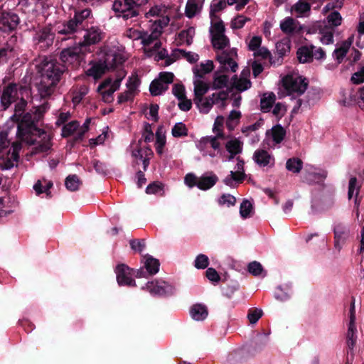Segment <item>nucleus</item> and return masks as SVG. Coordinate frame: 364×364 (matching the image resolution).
<instances>
[{
  "label": "nucleus",
  "mask_w": 364,
  "mask_h": 364,
  "mask_svg": "<svg viewBox=\"0 0 364 364\" xmlns=\"http://www.w3.org/2000/svg\"><path fill=\"white\" fill-rule=\"evenodd\" d=\"M200 67V69L194 68L193 73L196 77L203 78L205 74L210 73L213 70V62L208 60L206 63H201Z\"/></svg>",
  "instance_id": "nucleus-37"
},
{
  "label": "nucleus",
  "mask_w": 364,
  "mask_h": 364,
  "mask_svg": "<svg viewBox=\"0 0 364 364\" xmlns=\"http://www.w3.org/2000/svg\"><path fill=\"white\" fill-rule=\"evenodd\" d=\"M315 47L311 46L310 48L307 46H301L297 50V58L300 63H306L313 60V49Z\"/></svg>",
  "instance_id": "nucleus-29"
},
{
  "label": "nucleus",
  "mask_w": 364,
  "mask_h": 364,
  "mask_svg": "<svg viewBox=\"0 0 364 364\" xmlns=\"http://www.w3.org/2000/svg\"><path fill=\"white\" fill-rule=\"evenodd\" d=\"M225 31L224 23L223 21L220 19L218 22L213 23L210 29L211 38L225 35Z\"/></svg>",
  "instance_id": "nucleus-51"
},
{
  "label": "nucleus",
  "mask_w": 364,
  "mask_h": 364,
  "mask_svg": "<svg viewBox=\"0 0 364 364\" xmlns=\"http://www.w3.org/2000/svg\"><path fill=\"white\" fill-rule=\"evenodd\" d=\"M225 71H219V69L214 73L213 90H219L228 87L229 77L227 75H221Z\"/></svg>",
  "instance_id": "nucleus-28"
},
{
  "label": "nucleus",
  "mask_w": 364,
  "mask_h": 364,
  "mask_svg": "<svg viewBox=\"0 0 364 364\" xmlns=\"http://www.w3.org/2000/svg\"><path fill=\"white\" fill-rule=\"evenodd\" d=\"M247 21H250V18H245L242 15H237L231 23V27L233 29H240L242 28Z\"/></svg>",
  "instance_id": "nucleus-62"
},
{
  "label": "nucleus",
  "mask_w": 364,
  "mask_h": 364,
  "mask_svg": "<svg viewBox=\"0 0 364 364\" xmlns=\"http://www.w3.org/2000/svg\"><path fill=\"white\" fill-rule=\"evenodd\" d=\"M145 35V31H139L133 28H128L125 32V36L132 40L142 41L143 36Z\"/></svg>",
  "instance_id": "nucleus-58"
},
{
  "label": "nucleus",
  "mask_w": 364,
  "mask_h": 364,
  "mask_svg": "<svg viewBox=\"0 0 364 364\" xmlns=\"http://www.w3.org/2000/svg\"><path fill=\"white\" fill-rule=\"evenodd\" d=\"M14 48L9 44H6L0 48V64L6 63L9 58L13 57Z\"/></svg>",
  "instance_id": "nucleus-48"
},
{
  "label": "nucleus",
  "mask_w": 364,
  "mask_h": 364,
  "mask_svg": "<svg viewBox=\"0 0 364 364\" xmlns=\"http://www.w3.org/2000/svg\"><path fill=\"white\" fill-rule=\"evenodd\" d=\"M129 245L132 250L141 253L146 247L144 239H132L129 240Z\"/></svg>",
  "instance_id": "nucleus-57"
},
{
  "label": "nucleus",
  "mask_w": 364,
  "mask_h": 364,
  "mask_svg": "<svg viewBox=\"0 0 364 364\" xmlns=\"http://www.w3.org/2000/svg\"><path fill=\"white\" fill-rule=\"evenodd\" d=\"M290 42L288 40H282L276 44L277 57L270 58V63L273 65H279L282 63L283 58L290 52Z\"/></svg>",
  "instance_id": "nucleus-15"
},
{
  "label": "nucleus",
  "mask_w": 364,
  "mask_h": 364,
  "mask_svg": "<svg viewBox=\"0 0 364 364\" xmlns=\"http://www.w3.org/2000/svg\"><path fill=\"white\" fill-rule=\"evenodd\" d=\"M230 54L227 51H223L217 55V60L220 63V66L218 68L219 71H228L227 62L230 58Z\"/></svg>",
  "instance_id": "nucleus-59"
},
{
  "label": "nucleus",
  "mask_w": 364,
  "mask_h": 364,
  "mask_svg": "<svg viewBox=\"0 0 364 364\" xmlns=\"http://www.w3.org/2000/svg\"><path fill=\"white\" fill-rule=\"evenodd\" d=\"M148 0H114L112 9L117 17L129 19L139 14L141 6Z\"/></svg>",
  "instance_id": "nucleus-5"
},
{
  "label": "nucleus",
  "mask_w": 364,
  "mask_h": 364,
  "mask_svg": "<svg viewBox=\"0 0 364 364\" xmlns=\"http://www.w3.org/2000/svg\"><path fill=\"white\" fill-rule=\"evenodd\" d=\"M333 233L334 247L340 251L350 236V229L347 225L340 223L334 226Z\"/></svg>",
  "instance_id": "nucleus-13"
},
{
  "label": "nucleus",
  "mask_w": 364,
  "mask_h": 364,
  "mask_svg": "<svg viewBox=\"0 0 364 364\" xmlns=\"http://www.w3.org/2000/svg\"><path fill=\"white\" fill-rule=\"evenodd\" d=\"M20 22L18 14L11 11H1L0 12V31L4 33H10L14 31Z\"/></svg>",
  "instance_id": "nucleus-9"
},
{
  "label": "nucleus",
  "mask_w": 364,
  "mask_h": 364,
  "mask_svg": "<svg viewBox=\"0 0 364 364\" xmlns=\"http://www.w3.org/2000/svg\"><path fill=\"white\" fill-rule=\"evenodd\" d=\"M333 29H331L326 26L325 29H323V31L320 33L321 35V41L323 44L332 43L333 42Z\"/></svg>",
  "instance_id": "nucleus-52"
},
{
  "label": "nucleus",
  "mask_w": 364,
  "mask_h": 364,
  "mask_svg": "<svg viewBox=\"0 0 364 364\" xmlns=\"http://www.w3.org/2000/svg\"><path fill=\"white\" fill-rule=\"evenodd\" d=\"M243 143L238 139H233L225 144V149L230 154L228 160H232L235 156L242 151Z\"/></svg>",
  "instance_id": "nucleus-23"
},
{
  "label": "nucleus",
  "mask_w": 364,
  "mask_h": 364,
  "mask_svg": "<svg viewBox=\"0 0 364 364\" xmlns=\"http://www.w3.org/2000/svg\"><path fill=\"white\" fill-rule=\"evenodd\" d=\"M247 271L252 275L255 277H258L262 274L264 272V268L262 265L257 261H253L248 264L247 265Z\"/></svg>",
  "instance_id": "nucleus-50"
},
{
  "label": "nucleus",
  "mask_w": 364,
  "mask_h": 364,
  "mask_svg": "<svg viewBox=\"0 0 364 364\" xmlns=\"http://www.w3.org/2000/svg\"><path fill=\"white\" fill-rule=\"evenodd\" d=\"M218 181V177L210 171L198 178V188L202 191H207L213 187Z\"/></svg>",
  "instance_id": "nucleus-18"
},
{
  "label": "nucleus",
  "mask_w": 364,
  "mask_h": 364,
  "mask_svg": "<svg viewBox=\"0 0 364 364\" xmlns=\"http://www.w3.org/2000/svg\"><path fill=\"white\" fill-rule=\"evenodd\" d=\"M168 89L167 85H164L160 80H154L149 86V91L152 96H158L162 94Z\"/></svg>",
  "instance_id": "nucleus-40"
},
{
  "label": "nucleus",
  "mask_w": 364,
  "mask_h": 364,
  "mask_svg": "<svg viewBox=\"0 0 364 364\" xmlns=\"http://www.w3.org/2000/svg\"><path fill=\"white\" fill-rule=\"evenodd\" d=\"M107 70L103 60H99L92 63V66L86 71V75L93 77L94 79H100Z\"/></svg>",
  "instance_id": "nucleus-24"
},
{
  "label": "nucleus",
  "mask_w": 364,
  "mask_h": 364,
  "mask_svg": "<svg viewBox=\"0 0 364 364\" xmlns=\"http://www.w3.org/2000/svg\"><path fill=\"white\" fill-rule=\"evenodd\" d=\"M26 106L27 101L21 98L15 105L14 114L11 117V119L17 123V137L24 142L33 144V140L31 138V123L29 121L24 122V111Z\"/></svg>",
  "instance_id": "nucleus-3"
},
{
  "label": "nucleus",
  "mask_w": 364,
  "mask_h": 364,
  "mask_svg": "<svg viewBox=\"0 0 364 364\" xmlns=\"http://www.w3.org/2000/svg\"><path fill=\"white\" fill-rule=\"evenodd\" d=\"M92 18L90 9H75L73 16H70L57 26V41L75 40L77 34L85 31L83 40H80L77 44L85 53L90 52V46L99 43L105 37V33L99 27H89Z\"/></svg>",
  "instance_id": "nucleus-1"
},
{
  "label": "nucleus",
  "mask_w": 364,
  "mask_h": 364,
  "mask_svg": "<svg viewBox=\"0 0 364 364\" xmlns=\"http://www.w3.org/2000/svg\"><path fill=\"white\" fill-rule=\"evenodd\" d=\"M131 271L132 269L124 264H120L117 266L116 274L119 285L135 286V281L130 277Z\"/></svg>",
  "instance_id": "nucleus-14"
},
{
  "label": "nucleus",
  "mask_w": 364,
  "mask_h": 364,
  "mask_svg": "<svg viewBox=\"0 0 364 364\" xmlns=\"http://www.w3.org/2000/svg\"><path fill=\"white\" fill-rule=\"evenodd\" d=\"M184 182L189 188L198 187V178L194 173H189L186 175Z\"/></svg>",
  "instance_id": "nucleus-64"
},
{
  "label": "nucleus",
  "mask_w": 364,
  "mask_h": 364,
  "mask_svg": "<svg viewBox=\"0 0 364 364\" xmlns=\"http://www.w3.org/2000/svg\"><path fill=\"white\" fill-rule=\"evenodd\" d=\"M156 151L159 155H161L163 154L164 147L166 144V136L161 134L159 129L156 133Z\"/></svg>",
  "instance_id": "nucleus-55"
},
{
  "label": "nucleus",
  "mask_w": 364,
  "mask_h": 364,
  "mask_svg": "<svg viewBox=\"0 0 364 364\" xmlns=\"http://www.w3.org/2000/svg\"><path fill=\"white\" fill-rule=\"evenodd\" d=\"M80 124L77 121H72L63 127L61 136L63 138H67L73 134V133L78 129Z\"/></svg>",
  "instance_id": "nucleus-45"
},
{
  "label": "nucleus",
  "mask_w": 364,
  "mask_h": 364,
  "mask_svg": "<svg viewBox=\"0 0 364 364\" xmlns=\"http://www.w3.org/2000/svg\"><path fill=\"white\" fill-rule=\"evenodd\" d=\"M311 8L310 3L305 0H299L291 9V13L295 12L296 16H304L309 12Z\"/></svg>",
  "instance_id": "nucleus-33"
},
{
  "label": "nucleus",
  "mask_w": 364,
  "mask_h": 364,
  "mask_svg": "<svg viewBox=\"0 0 364 364\" xmlns=\"http://www.w3.org/2000/svg\"><path fill=\"white\" fill-rule=\"evenodd\" d=\"M209 85L202 80H198L194 82V99L200 102L202 97L209 90Z\"/></svg>",
  "instance_id": "nucleus-31"
},
{
  "label": "nucleus",
  "mask_w": 364,
  "mask_h": 364,
  "mask_svg": "<svg viewBox=\"0 0 364 364\" xmlns=\"http://www.w3.org/2000/svg\"><path fill=\"white\" fill-rule=\"evenodd\" d=\"M163 183L158 181H154L148 185V186L146 188V193L147 194H156L158 192L163 191Z\"/></svg>",
  "instance_id": "nucleus-61"
},
{
  "label": "nucleus",
  "mask_w": 364,
  "mask_h": 364,
  "mask_svg": "<svg viewBox=\"0 0 364 364\" xmlns=\"http://www.w3.org/2000/svg\"><path fill=\"white\" fill-rule=\"evenodd\" d=\"M205 0H188L185 15L188 18H193L196 14H199L203 8Z\"/></svg>",
  "instance_id": "nucleus-20"
},
{
  "label": "nucleus",
  "mask_w": 364,
  "mask_h": 364,
  "mask_svg": "<svg viewBox=\"0 0 364 364\" xmlns=\"http://www.w3.org/2000/svg\"><path fill=\"white\" fill-rule=\"evenodd\" d=\"M253 159L260 166H266L270 165L271 161H274L267 151L264 149L256 150L254 153Z\"/></svg>",
  "instance_id": "nucleus-25"
},
{
  "label": "nucleus",
  "mask_w": 364,
  "mask_h": 364,
  "mask_svg": "<svg viewBox=\"0 0 364 364\" xmlns=\"http://www.w3.org/2000/svg\"><path fill=\"white\" fill-rule=\"evenodd\" d=\"M211 43L215 49L223 50L229 46V38L225 35H220L217 37L211 38Z\"/></svg>",
  "instance_id": "nucleus-42"
},
{
  "label": "nucleus",
  "mask_w": 364,
  "mask_h": 364,
  "mask_svg": "<svg viewBox=\"0 0 364 364\" xmlns=\"http://www.w3.org/2000/svg\"><path fill=\"white\" fill-rule=\"evenodd\" d=\"M209 265L208 257L203 254H199L194 262V266L198 269H204Z\"/></svg>",
  "instance_id": "nucleus-54"
},
{
  "label": "nucleus",
  "mask_w": 364,
  "mask_h": 364,
  "mask_svg": "<svg viewBox=\"0 0 364 364\" xmlns=\"http://www.w3.org/2000/svg\"><path fill=\"white\" fill-rule=\"evenodd\" d=\"M351 44L352 40L348 38V40L342 42L340 47L335 49L333 53L338 63H341L343 61V58L348 52V50L351 46Z\"/></svg>",
  "instance_id": "nucleus-32"
},
{
  "label": "nucleus",
  "mask_w": 364,
  "mask_h": 364,
  "mask_svg": "<svg viewBox=\"0 0 364 364\" xmlns=\"http://www.w3.org/2000/svg\"><path fill=\"white\" fill-rule=\"evenodd\" d=\"M17 95L18 85L16 83L11 82L4 86L0 97L1 109H7L16 100Z\"/></svg>",
  "instance_id": "nucleus-10"
},
{
  "label": "nucleus",
  "mask_w": 364,
  "mask_h": 364,
  "mask_svg": "<svg viewBox=\"0 0 364 364\" xmlns=\"http://www.w3.org/2000/svg\"><path fill=\"white\" fill-rule=\"evenodd\" d=\"M276 100L275 95L271 93L268 97H264L260 100V107L263 112H267L273 106Z\"/></svg>",
  "instance_id": "nucleus-46"
},
{
  "label": "nucleus",
  "mask_w": 364,
  "mask_h": 364,
  "mask_svg": "<svg viewBox=\"0 0 364 364\" xmlns=\"http://www.w3.org/2000/svg\"><path fill=\"white\" fill-rule=\"evenodd\" d=\"M82 185V181L76 174H71L66 177L65 186L69 191H77Z\"/></svg>",
  "instance_id": "nucleus-35"
},
{
  "label": "nucleus",
  "mask_w": 364,
  "mask_h": 364,
  "mask_svg": "<svg viewBox=\"0 0 364 364\" xmlns=\"http://www.w3.org/2000/svg\"><path fill=\"white\" fill-rule=\"evenodd\" d=\"M188 132L186 124L183 122L176 123L171 129L172 135L176 138L186 136Z\"/></svg>",
  "instance_id": "nucleus-47"
},
{
  "label": "nucleus",
  "mask_w": 364,
  "mask_h": 364,
  "mask_svg": "<svg viewBox=\"0 0 364 364\" xmlns=\"http://www.w3.org/2000/svg\"><path fill=\"white\" fill-rule=\"evenodd\" d=\"M224 133L223 132H220L217 133L216 136H206L203 138L202 141L205 144L209 143L210 144V146L215 149V150H219L220 147V144L218 141V139H224Z\"/></svg>",
  "instance_id": "nucleus-43"
},
{
  "label": "nucleus",
  "mask_w": 364,
  "mask_h": 364,
  "mask_svg": "<svg viewBox=\"0 0 364 364\" xmlns=\"http://www.w3.org/2000/svg\"><path fill=\"white\" fill-rule=\"evenodd\" d=\"M142 137L145 142H150L154 139V133L151 129V126L148 122L144 124Z\"/></svg>",
  "instance_id": "nucleus-63"
},
{
  "label": "nucleus",
  "mask_w": 364,
  "mask_h": 364,
  "mask_svg": "<svg viewBox=\"0 0 364 364\" xmlns=\"http://www.w3.org/2000/svg\"><path fill=\"white\" fill-rule=\"evenodd\" d=\"M349 324L348 328V332L346 336V343L349 350H353L357 339L356 332L357 329L355 327V300L353 299L349 309Z\"/></svg>",
  "instance_id": "nucleus-11"
},
{
  "label": "nucleus",
  "mask_w": 364,
  "mask_h": 364,
  "mask_svg": "<svg viewBox=\"0 0 364 364\" xmlns=\"http://www.w3.org/2000/svg\"><path fill=\"white\" fill-rule=\"evenodd\" d=\"M85 52L77 43L75 46L63 48L59 53V62L65 68V73L69 69L77 70L85 60Z\"/></svg>",
  "instance_id": "nucleus-4"
},
{
  "label": "nucleus",
  "mask_w": 364,
  "mask_h": 364,
  "mask_svg": "<svg viewBox=\"0 0 364 364\" xmlns=\"http://www.w3.org/2000/svg\"><path fill=\"white\" fill-rule=\"evenodd\" d=\"M327 23L328 28H331V29H333L336 27H338V26L341 25L342 23V16L341 14L337 11H333L331 12L327 16Z\"/></svg>",
  "instance_id": "nucleus-38"
},
{
  "label": "nucleus",
  "mask_w": 364,
  "mask_h": 364,
  "mask_svg": "<svg viewBox=\"0 0 364 364\" xmlns=\"http://www.w3.org/2000/svg\"><path fill=\"white\" fill-rule=\"evenodd\" d=\"M103 62L106 65V68L108 70L115 69L118 66L123 64L124 62V57L116 52L106 53L104 56Z\"/></svg>",
  "instance_id": "nucleus-17"
},
{
  "label": "nucleus",
  "mask_w": 364,
  "mask_h": 364,
  "mask_svg": "<svg viewBox=\"0 0 364 364\" xmlns=\"http://www.w3.org/2000/svg\"><path fill=\"white\" fill-rule=\"evenodd\" d=\"M144 268L146 269L149 275H154L159 271V260L153 257L151 255H146L144 257Z\"/></svg>",
  "instance_id": "nucleus-26"
},
{
  "label": "nucleus",
  "mask_w": 364,
  "mask_h": 364,
  "mask_svg": "<svg viewBox=\"0 0 364 364\" xmlns=\"http://www.w3.org/2000/svg\"><path fill=\"white\" fill-rule=\"evenodd\" d=\"M280 28L283 33L286 34H292L294 33H299L301 30V26L299 22L295 21L291 17H287L280 23Z\"/></svg>",
  "instance_id": "nucleus-19"
},
{
  "label": "nucleus",
  "mask_w": 364,
  "mask_h": 364,
  "mask_svg": "<svg viewBox=\"0 0 364 364\" xmlns=\"http://www.w3.org/2000/svg\"><path fill=\"white\" fill-rule=\"evenodd\" d=\"M227 3L225 0H219L218 2L213 1L210 4V17L212 20L219 19V16L215 14L223 10L226 7Z\"/></svg>",
  "instance_id": "nucleus-41"
},
{
  "label": "nucleus",
  "mask_w": 364,
  "mask_h": 364,
  "mask_svg": "<svg viewBox=\"0 0 364 364\" xmlns=\"http://www.w3.org/2000/svg\"><path fill=\"white\" fill-rule=\"evenodd\" d=\"M111 84V79L107 78L105 80L97 87V91L101 94L104 102L110 103L113 101L114 91L111 90L109 86Z\"/></svg>",
  "instance_id": "nucleus-22"
},
{
  "label": "nucleus",
  "mask_w": 364,
  "mask_h": 364,
  "mask_svg": "<svg viewBox=\"0 0 364 364\" xmlns=\"http://www.w3.org/2000/svg\"><path fill=\"white\" fill-rule=\"evenodd\" d=\"M282 83L289 95L296 93L301 95L304 93L308 87L306 78H302L301 76L287 75L282 79Z\"/></svg>",
  "instance_id": "nucleus-8"
},
{
  "label": "nucleus",
  "mask_w": 364,
  "mask_h": 364,
  "mask_svg": "<svg viewBox=\"0 0 364 364\" xmlns=\"http://www.w3.org/2000/svg\"><path fill=\"white\" fill-rule=\"evenodd\" d=\"M215 93L212 94L211 96L208 97H202L200 102H198L197 99H194V102L203 113H208L213 105L216 103L215 101Z\"/></svg>",
  "instance_id": "nucleus-27"
},
{
  "label": "nucleus",
  "mask_w": 364,
  "mask_h": 364,
  "mask_svg": "<svg viewBox=\"0 0 364 364\" xmlns=\"http://www.w3.org/2000/svg\"><path fill=\"white\" fill-rule=\"evenodd\" d=\"M40 72V81L36 83V88L41 98H47L54 93L65 73V68L57 59L46 58L41 63Z\"/></svg>",
  "instance_id": "nucleus-2"
},
{
  "label": "nucleus",
  "mask_w": 364,
  "mask_h": 364,
  "mask_svg": "<svg viewBox=\"0 0 364 364\" xmlns=\"http://www.w3.org/2000/svg\"><path fill=\"white\" fill-rule=\"evenodd\" d=\"M218 203L220 205L234 206L236 203V198L230 194L224 193L218 198Z\"/></svg>",
  "instance_id": "nucleus-56"
},
{
  "label": "nucleus",
  "mask_w": 364,
  "mask_h": 364,
  "mask_svg": "<svg viewBox=\"0 0 364 364\" xmlns=\"http://www.w3.org/2000/svg\"><path fill=\"white\" fill-rule=\"evenodd\" d=\"M195 35V28L189 27L187 29L182 30L178 33L177 40L180 44L186 43L187 46H190L193 42V38Z\"/></svg>",
  "instance_id": "nucleus-34"
},
{
  "label": "nucleus",
  "mask_w": 364,
  "mask_h": 364,
  "mask_svg": "<svg viewBox=\"0 0 364 364\" xmlns=\"http://www.w3.org/2000/svg\"><path fill=\"white\" fill-rule=\"evenodd\" d=\"M286 168L292 173H298L303 168V161L299 158H290L287 161Z\"/></svg>",
  "instance_id": "nucleus-36"
},
{
  "label": "nucleus",
  "mask_w": 364,
  "mask_h": 364,
  "mask_svg": "<svg viewBox=\"0 0 364 364\" xmlns=\"http://www.w3.org/2000/svg\"><path fill=\"white\" fill-rule=\"evenodd\" d=\"M190 314L192 318L196 321H203L208 315V310L205 305L196 304L190 308Z\"/></svg>",
  "instance_id": "nucleus-21"
},
{
  "label": "nucleus",
  "mask_w": 364,
  "mask_h": 364,
  "mask_svg": "<svg viewBox=\"0 0 364 364\" xmlns=\"http://www.w3.org/2000/svg\"><path fill=\"white\" fill-rule=\"evenodd\" d=\"M161 33V30H159L157 28H154L150 34H148V33L145 31V35L143 36L141 43L144 46H149L154 41L159 38Z\"/></svg>",
  "instance_id": "nucleus-44"
},
{
  "label": "nucleus",
  "mask_w": 364,
  "mask_h": 364,
  "mask_svg": "<svg viewBox=\"0 0 364 364\" xmlns=\"http://www.w3.org/2000/svg\"><path fill=\"white\" fill-rule=\"evenodd\" d=\"M48 102H44L41 105L36 108L34 111H30L24 114V122H30L31 123V138L33 134H45V130L38 127V123L43 119L44 114L49 109Z\"/></svg>",
  "instance_id": "nucleus-6"
},
{
  "label": "nucleus",
  "mask_w": 364,
  "mask_h": 364,
  "mask_svg": "<svg viewBox=\"0 0 364 364\" xmlns=\"http://www.w3.org/2000/svg\"><path fill=\"white\" fill-rule=\"evenodd\" d=\"M62 22L57 24L55 30L51 24H48L37 31L33 36V41L36 45L43 50L50 48L54 42L55 34H57L56 28Z\"/></svg>",
  "instance_id": "nucleus-7"
},
{
  "label": "nucleus",
  "mask_w": 364,
  "mask_h": 364,
  "mask_svg": "<svg viewBox=\"0 0 364 364\" xmlns=\"http://www.w3.org/2000/svg\"><path fill=\"white\" fill-rule=\"evenodd\" d=\"M263 311L262 309L257 308H251L248 311L247 318L250 323H256L258 320L262 316Z\"/></svg>",
  "instance_id": "nucleus-53"
},
{
  "label": "nucleus",
  "mask_w": 364,
  "mask_h": 364,
  "mask_svg": "<svg viewBox=\"0 0 364 364\" xmlns=\"http://www.w3.org/2000/svg\"><path fill=\"white\" fill-rule=\"evenodd\" d=\"M286 136V130L280 125L277 124L272 128V140L276 144L281 143Z\"/></svg>",
  "instance_id": "nucleus-39"
},
{
  "label": "nucleus",
  "mask_w": 364,
  "mask_h": 364,
  "mask_svg": "<svg viewBox=\"0 0 364 364\" xmlns=\"http://www.w3.org/2000/svg\"><path fill=\"white\" fill-rule=\"evenodd\" d=\"M231 82V87H232V89L235 88L240 92H243L248 90L252 85V82L249 79L243 77L238 78L237 75L232 76Z\"/></svg>",
  "instance_id": "nucleus-30"
},
{
  "label": "nucleus",
  "mask_w": 364,
  "mask_h": 364,
  "mask_svg": "<svg viewBox=\"0 0 364 364\" xmlns=\"http://www.w3.org/2000/svg\"><path fill=\"white\" fill-rule=\"evenodd\" d=\"M149 291L161 296H170L174 294V287L164 281H151L146 284Z\"/></svg>",
  "instance_id": "nucleus-12"
},
{
  "label": "nucleus",
  "mask_w": 364,
  "mask_h": 364,
  "mask_svg": "<svg viewBox=\"0 0 364 364\" xmlns=\"http://www.w3.org/2000/svg\"><path fill=\"white\" fill-rule=\"evenodd\" d=\"M38 136L41 138V141H40L34 148L33 150V152L34 154H38V153H44L48 151L50 147H51V139L49 135L47 134L46 132L45 131V134H42L41 135L39 134H33L32 135V139L33 140V143L31 144L28 142H26V144H28L30 145L35 144L36 143V139L34 138V136Z\"/></svg>",
  "instance_id": "nucleus-16"
},
{
  "label": "nucleus",
  "mask_w": 364,
  "mask_h": 364,
  "mask_svg": "<svg viewBox=\"0 0 364 364\" xmlns=\"http://www.w3.org/2000/svg\"><path fill=\"white\" fill-rule=\"evenodd\" d=\"M253 210L252 203L248 200H244L240 204V214L242 218L251 217V213Z\"/></svg>",
  "instance_id": "nucleus-49"
},
{
  "label": "nucleus",
  "mask_w": 364,
  "mask_h": 364,
  "mask_svg": "<svg viewBox=\"0 0 364 364\" xmlns=\"http://www.w3.org/2000/svg\"><path fill=\"white\" fill-rule=\"evenodd\" d=\"M172 93L178 100H183L186 97L185 87L182 84H175L172 88Z\"/></svg>",
  "instance_id": "nucleus-60"
}]
</instances>
